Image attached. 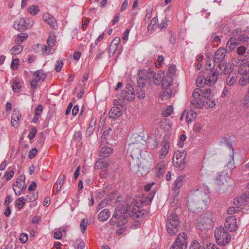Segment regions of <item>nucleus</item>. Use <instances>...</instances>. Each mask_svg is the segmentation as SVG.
I'll list each match as a JSON object with an SVG mask.
<instances>
[{"mask_svg": "<svg viewBox=\"0 0 249 249\" xmlns=\"http://www.w3.org/2000/svg\"><path fill=\"white\" fill-rule=\"evenodd\" d=\"M131 210L130 204H126L123 207L118 206L115 210L114 213L109 222L111 225H117L118 227L124 226L128 221V213Z\"/></svg>", "mask_w": 249, "mask_h": 249, "instance_id": "f257e3e1", "label": "nucleus"}, {"mask_svg": "<svg viewBox=\"0 0 249 249\" xmlns=\"http://www.w3.org/2000/svg\"><path fill=\"white\" fill-rule=\"evenodd\" d=\"M214 236L217 244L221 246H225L228 244L231 240L230 233L227 231L223 227H219L214 231Z\"/></svg>", "mask_w": 249, "mask_h": 249, "instance_id": "f03ea898", "label": "nucleus"}, {"mask_svg": "<svg viewBox=\"0 0 249 249\" xmlns=\"http://www.w3.org/2000/svg\"><path fill=\"white\" fill-rule=\"evenodd\" d=\"M180 221L178 215L174 213L171 214L167 218L166 223L168 233L171 235L176 234L179 230Z\"/></svg>", "mask_w": 249, "mask_h": 249, "instance_id": "7ed1b4c3", "label": "nucleus"}, {"mask_svg": "<svg viewBox=\"0 0 249 249\" xmlns=\"http://www.w3.org/2000/svg\"><path fill=\"white\" fill-rule=\"evenodd\" d=\"M186 157V152L177 151L173 159V162L175 167L179 170L184 168L185 165V159Z\"/></svg>", "mask_w": 249, "mask_h": 249, "instance_id": "20e7f679", "label": "nucleus"}, {"mask_svg": "<svg viewBox=\"0 0 249 249\" xmlns=\"http://www.w3.org/2000/svg\"><path fill=\"white\" fill-rule=\"evenodd\" d=\"M187 245V236L185 233L182 232L178 234L170 249H186Z\"/></svg>", "mask_w": 249, "mask_h": 249, "instance_id": "39448f33", "label": "nucleus"}, {"mask_svg": "<svg viewBox=\"0 0 249 249\" xmlns=\"http://www.w3.org/2000/svg\"><path fill=\"white\" fill-rule=\"evenodd\" d=\"M154 194L155 193L153 194L152 192L149 195L145 194L140 196H138L135 200L136 204L134 203L133 204L138 205L139 207L147 205L152 201Z\"/></svg>", "mask_w": 249, "mask_h": 249, "instance_id": "423d86ee", "label": "nucleus"}, {"mask_svg": "<svg viewBox=\"0 0 249 249\" xmlns=\"http://www.w3.org/2000/svg\"><path fill=\"white\" fill-rule=\"evenodd\" d=\"M121 96L124 99H125L128 101H132L134 99L135 94L132 86L130 84H127L121 93Z\"/></svg>", "mask_w": 249, "mask_h": 249, "instance_id": "0eeeda50", "label": "nucleus"}, {"mask_svg": "<svg viewBox=\"0 0 249 249\" xmlns=\"http://www.w3.org/2000/svg\"><path fill=\"white\" fill-rule=\"evenodd\" d=\"M225 227L230 231H233L236 230L237 222L235 216H230L226 219Z\"/></svg>", "mask_w": 249, "mask_h": 249, "instance_id": "6e6552de", "label": "nucleus"}, {"mask_svg": "<svg viewBox=\"0 0 249 249\" xmlns=\"http://www.w3.org/2000/svg\"><path fill=\"white\" fill-rule=\"evenodd\" d=\"M218 74L217 70L214 69L209 71L207 74L206 78V85L210 86L211 85L214 84L218 79Z\"/></svg>", "mask_w": 249, "mask_h": 249, "instance_id": "1a4fd4ad", "label": "nucleus"}, {"mask_svg": "<svg viewBox=\"0 0 249 249\" xmlns=\"http://www.w3.org/2000/svg\"><path fill=\"white\" fill-rule=\"evenodd\" d=\"M33 24L27 23L26 20L23 18H21L18 21L15 22L14 27L15 29L19 32H23L28 28L32 27Z\"/></svg>", "mask_w": 249, "mask_h": 249, "instance_id": "9d476101", "label": "nucleus"}, {"mask_svg": "<svg viewBox=\"0 0 249 249\" xmlns=\"http://www.w3.org/2000/svg\"><path fill=\"white\" fill-rule=\"evenodd\" d=\"M218 69L219 70H217V71L219 74H228L233 71L231 65L227 63L226 61L218 64Z\"/></svg>", "mask_w": 249, "mask_h": 249, "instance_id": "9b49d317", "label": "nucleus"}, {"mask_svg": "<svg viewBox=\"0 0 249 249\" xmlns=\"http://www.w3.org/2000/svg\"><path fill=\"white\" fill-rule=\"evenodd\" d=\"M130 205L131 207V210L129 211V212H132L133 213L132 216L133 218L142 219L143 217L145 211L144 210H140V207L138 205L131 204Z\"/></svg>", "mask_w": 249, "mask_h": 249, "instance_id": "f8f14e48", "label": "nucleus"}, {"mask_svg": "<svg viewBox=\"0 0 249 249\" xmlns=\"http://www.w3.org/2000/svg\"><path fill=\"white\" fill-rule=\"evenodd\" d=\"M226 52V50L224 48H219L214 53V62L219 64L225 61Z\"/></svg>", "mask_w": 249, "mask_h": 249, "instance_id": "ddd939ff", "label": "nucleus"}, {"mask_svg": "<svg viewBox=\"0 0 249 249\" xmlns=\"http://www.w3.org/2000/svg\"><path fill=\"white\" fill-rule=\"evenodd\" d=\"M167 164L165 161L161 160L159 161L155 169L156 175L159 178L163 176L166 168Z\"/></svg>", "mask_w": 249, "mask_h": 249, "instance_id": "4468645a", "label": "nucleus"}, {"mask_svg": "<svg viewBox=\"0 0 249 249\" xmlns=\"http://www.w3.org/2000/svg\"><path fill=\"white\" fill-rule=\"evenodd\" d=\"M44 21L47 22L52 29L57 27L56 21L54 17L49 13H45L43 16Z\"/></svg>", "mask_w": 249, "mask_h": 249, "instance_id": "2eb2a0df", "label": "nucleus"}, {"mask_svg": "<svg viewBox=\"0 0 249 249\" xmlns=\"http://www.w3.org/2000/svg\"><path fill=\"white\" fill-rule=\"evenodd\" d=\"M170 147V143L167 141H163L162 143V147L159 155L160 159H164L169 152Z\"/></svg>", "mask_w": 249, "mask_h": 249, "instance_id": "dca6fc26", "label": "nucleus"}, {"mask_svg": "<svg viewBox=\"0 0 249 249\" xmlns=\"http://www.w3.org/2000/svg\"><path fill=\"white\" fill-rule=\"evenodd\" d=\"M26 189V185L25 183H20L18 182L13 185V190L17 196L20 195Z\"/></svg>", "mask_w": 249, "mask_h": 249, "instance_id": "f3484780", "label": "nucleus"}, {"mask_svg": "<svg viewBox=\"0 0 249 249\" xmlns=\"http://www.w3.org/2000/svg\"><path fill=\"white\" fill-rule=\"evenodd\" d=\"M102 138L105 139L107 141V142L108 143L111 142V141L114 140L113 131L111 128H109L107 130L104 131Z\"/></svg>", "mask_w": 249, "mask_h": 249, "instance_id": "a211bd4d", "label": "nucleus"}, {"mask_svg": "<svg viewBox=\"0 0 249 249\" xmlns=\"http://www.w3.org/2000/svg\"><path fill=\"white\" fill-rule=\"evenodd\" d=\"M21 114L20 112L18 110L14 109L11 117V125L13 126H17Z\"/></svg>", "mask_w": 249, "mask_h": 249, "instance_id": "6ab92c4d", "label": "nucleus"}, {"mask_svg": "<svg viewBox=\"0 0 249 249\" xmlns=\"http://www.w3.org/2000/svg\"><path fill=\"white\" fill-rule=\"evenodd\" d=\"M184 178V176H180L176 178L172 186L173 190L175 191H178V189L183 185ZM176 193L178 194V192H176Z\"/></svg>", "mask_w": 249, "mask_h": 249, "instance_id": "aec40b11", "label": "nucleus"}, {"mask_svg": "<svg viewBox=\"0 0 249 249\" xmlns=\"http://www.w3.org/2000/svg\"><path fill=\"white\" fill-rule=\"evenodd\" d=\"M122 114V111L117 107H112L109 113L110 118L116 119L121 116Z\"/></svg>", "mask_w": 249, "mask_h": 249, "instance_id": "412c9836", "label": "nucleus"}, {"mask_svg": "<svg viewBox=\"0 0 249 249\" xmlns=\"http://www.w3.org/2000/svg\"><path fill=\"white\" fill-rule=\"evenodd\" d=\"M238 45L236 38H231L226 44V51L231 52Z\"/></svg>", "mask_w": 249, "mask_h": 249, "instance_id": "4be33fe9", "label": "nucleus"}, {"mask_svg": "<svg viewBox=\"0 0 249 249\" xmlns=\"http://www.w3.org/2000/svg\"><path fill=\"white\" fill-rule=\"evenodd\" d=\"M110 216V212L108 209H105L101 211L98 215V219L100 221L104 222L107 220Z\"/></svg>", "mask_w": 249, "mask_h": 249, "instance_id": "5701e85b", "label": "nucleus"}, {"mask_svg": "<svg viewBox=\"0 0 249 249\" xmlns=\"http://www.w3.org/2000/svg\"><path fill=\"white\" fill-rule=\"evenodd\" d=\"M112 152L113 149L111 147L106 146L100 149L99 154L101 157L106 158L109 157Z\"/></svg>", "mask_w": 249, "mask_h": 249, "instance_id": "b1692460", "label": "nucleus"}, {"mask_svg": "<svg viewBox=\"0 0 249 249\" xmlns=\"http://www.w3.org/2000/svg\"><path fill=\"white\" fill-rule=\"evenodd\" d=\"M164 74L163 71H159L153 75L154 82L156 85H159L162 81Z\"/></svg>", "mask_w": 249, "mask_h": 249, "instance_id": "393cba45", "label": "nucleus"}, {"mask_svg": "<svg viewBox=\"0 0 249 249\" xmlns=\"http://www.w3.org/2000/svg\"><path fill=\"white\" fill-rule=\"evenodd\" d=\"M138 86L141 87H143L145 86V84L147 82V76L144 73H142V72L139 73L138 78Z\"/></svg>", "mask_w": 249, "mask_h": 249, "instance_id": "a878e982", "label": "nucleus"}, {"mask_svg": "<svg viewBox=\"0 0 249 249\" xmlns=\"http://www.w3.org/2000/svg\"><path fill=\"white\" fill-rule=\"evenodd\" d=\"M249 83V71L244 73L239 79V84L244 86Z\"/></svg>", "mask_w": 249, "mask_h": 249, "instance_id": "bb28decb", "label": "nucleus"}, {"mask_svg": "<svg viewBox=\"0 0 249 249\" xmlns=\"http://www.w3.org/2000/svg\"><path fill=\"white\" fill-rule=\"evenodd\" d=\"M226 80V84L230 86H232L235 82L237 78V74L236 73H229Z\"/></svg>", "mask_w": 249, "mask_h": 249, "instance_id": "cd10ccee", "label": "nucleus"}, {"mask_svg": "<svg viewBox=\"0 0 249 249\" xmlns=\"http://www.w3.org/2000/svg\"><path fill=\"white\" fill-rule=\"evenodd\" d=\"M173 78L171 77H168V76H164L162 81V88H169L173 83Z\"/></svg>", "mask_w": 249, "mask_h": 249, "instance_id": "c85d7f7f", "label": "nucleus"}, {"mask_svg": "<svg viewBox=\"0 0 249 249\" xmlns=\"http://www.w3.org/2000/svg\"><path fill=\"white\" fill-rule=\"evenodd\" d=\"M163 90L160 94L161 98L163 99H168L172 93V90L170 88H163Z\"/></svg>", "mask_w": 249, "mask_h": 249, "instance_id": "c756f323", "label": "nucleus"}, {"mask_svg": "<svg viewBox=\"0 0 249 249\" xmlns=\"http://www.w3.org/2000/svg\"><path fill=\"white\" fill-rule=\"evenodd\" d=\"M107 166V163L103 159H99L97 160L95 165V168L99 169L106 168Z\"/></svg>", "mask_w": 249, "mask_h": 249, "instance_id": "7c9ffc66", "label": "nucleus"}, {"mask_svg": "<svg viewBox=\"0 0 249 249\" xmlns=\"http://www.w3.org/2000/svg\"><path fill=\"white\" fill-rule=\"evenodd\" d=\"M191 104L195 107H196L197 108H201L204 105V101L200 99L199 98L194 99L191 101Z\"/></svg>", "mask_w": 249, "mask_h": 249, "instance_id": "2f4dec72", "label": "nucleus"}, {"mask_svg": "<svg viewBox=\"0 0 249 249\" xmlns=\"http://www.w3.org/2000/svg\"><path fill=\"white\" fill-rule=\"evenodd\" d=\"M196 113L193 110H189L186 114V119L188 122H192L196 118Z\"/></svg>", "mask_w": 249, "mask_h": 249, "instance_id": "473e14b6", "label": "nucleus"}, {"mask_svg": "<svg viewBox=\"0 0 249 249\" xmlns=\"http://www.w3.org/2000/svg\"><path fill=\"white\" fill-rule=\"evenodd\" d=\"M207 79L203 76H199L196 80V84L197 87H201L206 85Z\"/></svg>", "mask_w": 249, "mask_h": 249, "instance_id": "72a5a7b5", "label": "nucleus"}, {"mask_svg": "<svg viewBox=\"0 0 249 249\" xmlns=\"http://www.w3.org/2000/svg\"><path fill=\"white\" fill-rule=\"evenodd\" d=\"M158 21V20L157 18L155 17L152 19L150 23L147 27V31L148 33H152L154 32V27L157 24Z\"/></svg>", "mask_w": 249, "mask_h": 249, "instance_id": "f704fd0d", "label": "nucleus"}, {"mask_svg": "<svg viewBox=\"0 0 249 249\" xmlns=\"http://www.w3.org/2000/svg\"><path fill=\"white\" fill-rule=\"evenodd\" d=\"M221 144L226 146L229 149H231L232 151V153H234L233 149L232 147V144L230 142L229 138H223L221 140Z\"/></svg>", "mask_w": 249, "mask_h": 249, "instance_id": "c9c22d12", "label": "nucleus"}, {"mask_svg": "<svg viewBox=\"0 0 249 249\" xmlns=\"http://www.w3.org/2000/svg\"><path fill=\"white\" fill-rule=\"evenodd\" d=\"M34 75L35 77V78H36V80L38 81L40 80H44L45 78V76L44 75L43 73V71H36L34 73Z\"/></svg>", "mask_w": 249, "mask_h": 249, "instance_id": "e433bc0d", "label": "nucleus"}, {"mask_svg": "<svg viewBox=\"0 0 249 249\" xmlns=\"http://www.w3.org/2000/svg\"><path fill=\"white\" fill-rule=\"evenodd\" d=\"M23 47L20 45H17L15 46L10 50L11 54H18L22 50Z\"/></svg>", "mask_w": 249, "mask_h": 249, "instance_id": "4c0bfd02", "label": "nucleus"}, {"mask_svg": "<svg viewBox=\"0 0 249 249\" xmlns=\"http://www.w3.org/2000/svg\"><path fill=\"white\" fill-rule=\"evenodd\" d=\"M173 111V107L172 106H168L162 112L163 117H167L170 116Z\"/></svg>", "mask_w": 249, "mask_h": 249, "instance_id": "58836bf2", "label": "nucleus"}, {"mask_svg": "<svg viewBox=\"0 0 249 249\" xmlns=\"http://www.w3.org/2000/svg\"><path fill=\"white\" fill-rule=\"evenodd\" d=\"M201 93L202 94V96L205 99L212 98L213 97V93L210 88H207L205 89L204 90H202Z\"/></svg>", "mask_w": 249, "mask_h": 249, "instance_id": "ea45409f", "label": "nucleus"}, {"mask_svg": "<svg viewBox=\"0 0 249 249\" xmlns=\"http://www.w3.org/2000/svg\"><path fill=\"white\" fill-rule=\"evenodd\" d=\"M26 198L21 196L18 198V199L16 201V204L18 206V209H21L23 207V206L25 204V202L26 201Z\"/></svg>", "mask_w": 249, "mask_h": 249, "instance_id": "a19ab883", "label": "nucleus"}, {"mask_svg": "<svg viewBox=\"0 0 249 249\" xmlns=\"http://www.w3.org/2000/svg\"><path fill=\"white\" fill-rule=\"evenodd\" d=\"M28 37V35L26 34H21L18 36L17 38L15 40V42L17 44H18L22 42L25 39Z\"/></svg>", "mask_w": 249, "mask_h": 249, "instance_id": "79ce46f5", "label": "nucleus"}, {"mask_svg": "<svg viewBox=\"0 0 249 249\" xmlns=\"http://www.w3.org/2000/svg\"><path fill=\"white\" fill-rule=\"evenodd\" d=\"M88 220L85 218L83 219L81 221L80 227L81 231L83 233H84L85 232L86 227L88 225Z\"/></svg>", "mask_w": 249, "mask_h": 249, "instance_id": "37998d69", "label": "nucleus"}, {"mask_svg": "<svg viewBox=\"0 0 249 249\" xmlns=\"http://www.w3.org/2000/svg\"><path fill=\"white\" fill-rule=\"evenodd\" d=\"M176 72V67L175 65H171L169 66L168 69V72L167 74V76L168 77H171L173 78V76L174 74Z\"/></svg>", "mask_w": 249, "mask_h": 249, "instance_id": "c03bdc74", "label": "nucleus"}, {"mask_svg": "<svg viewBox=\"0 0 249 249\" xmlns=\"http://www.w3.org/2000/svg\"><path fill=\"white\" fill-rule=\"evenodd\" d=\"M39 11L37 5H32L28 9V12L33 15H36Z\"/></svg>", "mask_w": 249, "mask_h": 249, "instance_id": "a18cd8bd", "label": "nucleus"}, {"mask_svg": "<svg viewBox=\"0 0 249 249\" xmlns=\"http://www.w3.org/2000/svg\"><path fill=\"white\" fill-rule=\"evenodd\" d=\"M38 81L36 80V78H34L32 79V81L31 82V93L33 95H34L35 92V89L36 87Z\"/></svg>", "mask_w": 249, "mask_h": 249, "instance_id": "49530a36", "label": "nucleus"}, {"mask_svg": "<svg viewBox=\"0 0 249 249\" xmlns=\"http://www.w3.org/2000/svg\"><path fill=\"white\" fill-rule=\"evenodd\" d=\"M63 66V62L62 60L59 59L56 62L55 65V70L56 72H60Z\"/></svg>", "mask_w": 249, "mask_h": 249, "instance_id": "de8ad7c7", "label": "nucleus"}, {"mask_svg": "<svg viewBox=\"0 0 249 249\" xmlns=\"http://www.w3.org/2000/svg\"><path fill=\"white\" fill-rule=\"evenodd\" d=\"M95 125V121L92 119L90 123L89 126L88 128L87 133L90 135L92 133L93 131L94 130Z\"/></svg>", "mask_w": 249, "mask_h": 249, "instance_id": "09e8293b", "label": "nucleus"}, {"mask_svg": "<svg viewBox=\"0 0 249 249\" xmlns=\"http://www.w3.org/2000/svg\"><path fill=\"white\" fill-rule=\"evenodd\" d=\"M190 249H205V248L200 246L196 241H194L191 243Z\"/></svg>", "mask_w": 249, "mask_h": 249, "instance_id": "8fccbe9b", "label": "nucleus"}, {"mask_svg": "<svg viewBox=\"0 0 249 249\" xmlns=\"http://www.w3.org/2000/svg\"><path fill=\"white\" fill-rule=\"evenodd\" d=\"M202 90L199 88L195 89L192 94V96L194 99L199 98L200 95L202 94Z\"/></svg>", "mask_w": 249, "mask_h": 249, "instance_id": "3c124183", "label": "nucleus"}, {"mask_svg": "<svg viewBox=\"0 0 249 249\" xmlns=\"http://www.w3.org/2000/svg\"><path fill=\"white\" fill-rule=\"evenodd\" d=\"M207 107H213L215 106V103L212 98H209L206 99V101L205 104Z\"/></svg>", "mask_w": 249, "mask_h": 249, "instance_id": "603ef678", "label": "nucleus"}, {"mask_svg": "<svg viewBox=\"0 0 249 249\" xmlns=\"http://www.w3.org/2000/svg\"><path fill=\"white\" fill-rule=\"evenodd\" d=\"M14 174L13 170H8L4 174L2 178L5 177L6 180H10L12 179Z\"/></svg>", "mask_w": 249, "mask_h": 249, "instance_id": "864d4df0", "label": "nucleus"}, {"mask_svg": "<svg viewBox=\"0 0 249 249\" xmlns=\"http://www.w3.org/2000/svg\"><path fill=\"white\" fill-rule=\"evenodd\" d=\"M36 132V128L35 127H32L28 134V138L30 140L33 139L35 137Z\"/></svg>", "mask_w": 249, "mask_h": 249, "instance_id": "5fc2aeb1", "label": "nucleus"}, {"mask_svg": "<svg viewBox=\"0 0 249 249\" xmlns=\"http://www.w3.org/2000/svg\"><path fill=\"white\" fill-rule=\"evenodd\" d=\"M136 95L139 99L142 100L145 97V92L142 89H140L137 90Z\"/></svg>", "mask_w": 249, "mask_h": 249, "instance_id": "6e6d98bb", "label": "nucleus"}, {"mask_svg": "<svg viewBox=\"0 0 249 249\" xmlns=\"http://www.w3.org/2000/svg\"><path fill=\"white\" fill-rule=\"evenodd\" d=\"M82 138V133L80 131L75 132L73 135L74 140L78 142H80Z\"/></svg>", "mask_w": 249, "mask_h": 249, "instance_id": "4d7b16f0", "label": "nucleus"}, {"mask_svg": "<svg viewBox=\"0 0 249 249\" xmlns=\"http://www.w3.org/2000/svg\"><path fill=\"white\" fill-rule=\"evenodd\" d=\"M19 65V60L18 58H16L15 59H13L11 62V68L13 70H15L18 69V66Z\"/></svg>", "mask_w": 249, "mask_h": 249, "instance_id": "13d9d810", "label": "nucleus"}, {"mask_svg": "<svg viewBox=\"0 0 249 249\" xmlns=\"http://www.w3.org/2000/svg\"><path fill=\"white\" fill-rule=\"evenodd\" d=\"M43 110V107L42 105H37L35 108V114L36 116H39L42 113Z\"/></svg>", "mask_w": 249, "mask_h": 249, "instance_id": "bf43d9fd", "label": "nucleus"}, {"mask_svg": "<svg viewBox=\"0 0 249 249\" xmlns=\"http://www.w3.org/2000/svg\"><path fill=\"white\" fill-rule=\"evenodd\" d=\"M246 48L244 46H240L236 50L237 53L239 55H244L246 52Z\"/></svg>", "mask_w": 249, "mask_h": 249, "instance_id": "052dcab7", "label": "nucleus"}, {"mask_svg": "<svg viewBox=\"0 0 249 249\" xmlns=\"http://www.w3.org/2000/svg\"><path fill=\"white\" fill-rule=\"evenodd\" d=\"M65 175H63L62 178L60 179L58 181V183H57L56 191L57 192L59 191L60 190L61 187L65 181Z\"/></svg>", "mask_w": 249, "mask_h": 249, "instance_id": "680f3d73", "label": "nucleus"}, {"mask_svg": "<svg viewBox=\"0 0 249 249\" xmlns=\"http://www.w3.org/2000/svg\"><path fill=\"white\" fill-rule=\"evenodd\" d=\"M118 48V46L114 45V44H112V43H110V46H109V49H108V53L109 54L110 53H112V54H114V53H115V51H116L117 49Z\"/></svg>", "mask_w": 249, "mask_h": 249, "instance_id": "e2e57ef3", "label": "nucleus"}, {"mask_svg": "<svg viewBox=\"0 0 249 249\" xmlns=\"http://www.w3.org/2000/svg\"><path fill=\"white\" fill-rule=\"evenodd\" d=\"M234 166V162L233 160V153H232V156H231V160L228 161L227 163V167L230 169L233 168Z\"/></svg>", "mask_w": 249, "mask_h": 249, "instance_id": "0e129e2a", "label": "nucleus"}, {"mask_svg": "<svg viewBox=\"0 0 249 249\" xmlns=\"http://www.w3.org/2000/svg\"><path fill=\"white\" fill-rule=\"evenodd\" d=\"M37 152V149L36 148H32L29 153V158L30 159H32L36 155V153Z\"/></svg>", "mask_w": 249, "mask_h": 249, "instance_id": "69168bd1", "label": "nucleus"}, {"mask_svg": "<svg viewBox=\"0 0 249 249\" xmlns=\"http://www.w3.org/2000/svg\"><path fill=\"white\" fill-rule=\"evenodd\" d=\"M28 235L26 233H22L20 235V241L23 243H25L28 240Z\"/></svg>", "mask_w": 249, "mask_h": 249, "instance_id": "338daca9", "label": "nucleus"}, {"mask_svg": "<svg viewBox=\"0 0 249 249\" xmlns=\"http://www.w3.org/2000/svg\"><path fill=\"white\" fill-rule=\"evenodd\" d=\"M12 88L14 92L18 91V90L21 88V86L19 83L18 82H14L13 83Z\"/></svg>", "mask_w": 249, "mask_h": 249, "instance_id": "774afa93", "label": "nucleus"}]
</instances>
